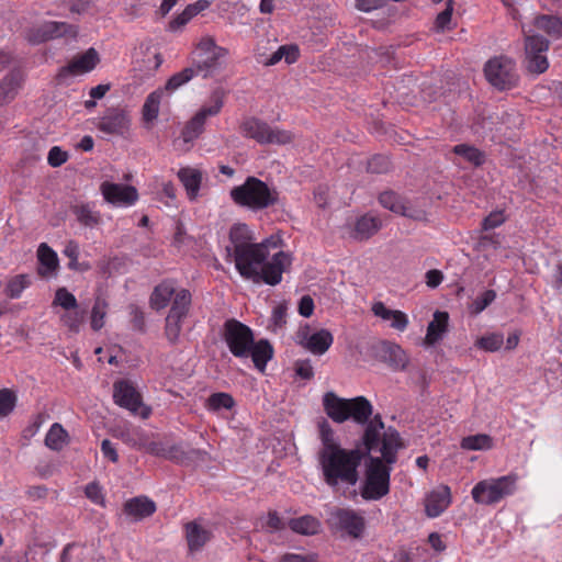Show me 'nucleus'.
<instances>
[{
    "instance_id": "64",
    "label": "nucleus",
    "mask_w": 562,
    "mask_h": 562,
    "mask_svg": "<svg viewBox=\"0 0 562 562\" xmlns=\"http://www.w3.org/2000/svg\"><path fill=\"white\" fill-rule=\"evenodd\" d=\"M372 312L376 317H380L384 321H390L394 310L386 307L382 302H376L372 305Z\"/></svg>"
},
{
    "instance_id": "3",
    "label": "nucleus",
    "mask_w": 562,
    "mask_h": 562,
    "mask_svg": "<svg viewBox=\"0 0 562 562\" xmlns=\"http://www.w3.org/2000/svg\"><path fill=\"white\" fill-rule=\"evenodd\" d=\"M362 460V452L358 449H337L318 457L324 481L335 491L340 483L355 485L358 482V468Z\"/></svg>"
},
{
    "instance_id": "27",
    "label": "nucleus",
    "mask_w": 562,
    "mask_h": 562,
    "mask_svg": "<svg viewBox=\"0 0 562 562\" xmlns=\"http://www.w3.org/2000/svg\"><path fill=\"white\" fill-rule=\"evenodd\" d=\"M448 318L446 312L437 311L434 314V319L427 326L425 345L432 346L442 338L443 334L447 331Z\"/></svg>"
},
{
    "instance_id": "33",
    "label": "nucleus",
    "mask_w": 562,
    "mask_h": 562,
    "mask_svg": "<svg viewBox=\"0 0 562 562\" xmlns=\"http://www.w3.org/2000/svg\"><path fill=\"white\" fill-rule=\"evenodd\" d=\"M535 26L552 38L562 37V20L554 15L541 14L535 19Z\"/></svg>"
},
{
    "instance_id": "58",
    "label": "nucleus",
    "mask_w": 562,
    "mask_h": 562,
    "mask_svg": "<svg viewBox=\"0 0 562 562\" xmlns=\"http://www.w3.org/2000/svg\"><path fill=\"white\" fill-rule=\"evenodd\" d=\"M390 326L398 331H404L408 325L407 315L398 310H394L393 315L390 319Z\"/></svg>"
},
{
    "instance_id": "4",
    "label": "nucleus",
    "mask_w": 562,
    "mask_h": 562,
    "mask_svg": "<svg viewBox=\"0 0 562 562\" xmlns=\"http://www.w3.org/2000/svg\"><path fill=\"white\" fill-rule=\"evenodd\" d=\"M229 196L236 205L251 211L268 209L279 201V192L254 176L247 177L244 183L234 187Z\"/></svg>"
},
{
    "instance_id": "14",
    "label": "nucleus",
    "mask_w": 562,
    "mask_h": 562,
    "mask_svg": "<svg viewBox=\"0 0 562 562\" xmlns=\"http://www.w3.org/2000/svg\"><path fill=\"white\" fill-rule=\"evenodd\" d=\"M527 69L531 74L540 75L549 68L546 53L549 49V41L541 35H528L525 41Z\"/></svg>"
},
{
    "instance_id": "15",
    "label": "nucleus",
    "mask_w": 562,
    "mask_h": 562,
    "mask_svg": "<svg viewBox=\"0 0 562 562\" xmlns=\"http://www.w3.org/2000/svg\"><path fill=\"white\" fill-rule=\"evenodd\" d=\"M240 134L255 140H290L291 135L285 131L274 130L266 122L255 117H245L239 126Z\"/></svg>"
},
{
    "instance_id": "34",
    "label": "nucleus",
    "mask_w": 562,
    "mask_h": 562,
    "mask_svg": "<svg viewBox=\"0 0 562 562\" xmlns=\"http://www.w3.org/2000/svg\"><path fill=\"white\" fill-rule=\"evenodd\" d=\"M164 91L161 89L149 93L143 104L142 114L146 123L153 122L158 117Z\"/></svg>"
},
{
    "instance_id": "6",
    "label": "nucleus",
    "mask_w": 562,
    "mask_h": 562,
    "mask_svg": "<svg viewBox=\"0 0 562 562\" xmlns=\"http://www.w3.org/2000/svg\"><path fill=\"white\" fill-rule=\"evenodd\" d=\"M392 463L379 457H370L367 470L366 480L362 490V496L366 499H380L385 496L390 491V475Z\"/></svg>"
},
{
    "instance_id": "37",
    "label": "nucleus",
    "mask_w": 562,
    "mask_h": 562,
    "mask_svg": "<svg viewBox=\"0 0 562 562\" xmlns=\"http://www.w3.org/2000/svg\"><path fill=\"white\" fill-rule=\"evenodd\" d=\"M209 1L199 0L195 3L189 4L181 14L177 15L170 22V29L177 30L183 25H186L193 16H195L201 11L205 10L209 7Z\"/></svg>"
},
{
    "instance_id": "59",
    "label": "nucleus",
    "mask_w": 562,
    "mask_h": 562,
    "mask_svg": "<svg viewBox=\"0 0 562 562\" xmlns=\"http://www.w3.org/2000/svg\"><path fill=\"white\" fill-rule=\"evenodd\" d=\"M386 0H356V8L363 12H370L384 7Z\"/></svg>"
},
{
    "instance_id": "50",
    "label": "nucleus",
    "mask_w": 562,
    "mask_h": 562,
    "mask_svg": "<svg viewBox=\"0 0 562 562\" xmlns=\"http://www.w3.org/2000/svg\"><path fill=\"white\" fill-rule=\"evenodd\" d=\"M16 404L15 394L9 389L0 390V417L11 414Z\"/></svg>"
},
{
    "instance_id": "40",
    "label": "nucleus",
    "mask_w": 562,
    "mask_h": 562,
    "mask_svg": "<svg viewBox=\"0 0 562 562\" xmlns=\"http://www.w3.org/2000/svg\"><path fill=\"white\" fill-rule=\"evenodd\" d=\"M72 212L76 215L78 222L85 226L93 227L99 225L101 222L100 214L93 211L88 204L76 205L72 209Z\"/></svg>"
},
{
    "instance_id": "31",
    "label": "nucleus",
    "mask_w": 562,
    "mask_h": 562,
    "mask_svg": "<svg viewBox=\"0 0 562 562\" xmlns=\"http://www.w3.org/2000/svg\"><path fill=\"white\" fill-rule=\"evenodd\" d=\"M321 521L312 516L304 515L299 518H293L289 521V527L296 533L313 536L319 532Z\"/></svg>"
},
{
    "instance_id": "36",
    "label": "nucleus",
    "mask_w": 562,
    "mask_h": 562,
    "mask_svg": "<svg viewBox=\"0 0 562 562\" xmlns=\"http://www.w3.org/2000/svg\"><path fill=\"white\" fill-rule=\"evenodd\" d=\"M453 153L475 167L483 165L485 161V154L468 143H460L454 146Z\"/></svg>"
},
{
    "instance_id": "38",
    "label": "nucleus",
    "mask_w": 562,
    "mask_h": 562,
    "mask_svg": "<svg viewBox=\"0 0 562 562\" xmlns=\"http://www.w3.org/2000/svg\"><path fill=\"white\" fill-rule=\"evenodd\" d=\"M190 304L191 293L186 289H181L177 291V293L173 295L172 305L168 315L186 318L189 312Z\"/></svg>"
},
{
    "instance_id": "63",
    "label": "nucleus",
    "mask_w": 562,
    "mask_h": 562,
    "mask_svg": "<svg viewBox=\"0 0 562 562\" xmlns=\"http://www.w3.org/2000/svg\"><path fill=\"white\" fill-rule=\"evenodd\" d=\"M286 307L277 305L272 311L271 321L276 327H282L285 324Z\"/></svg>"
},
{
    "instance_id": "60",
    "label": "nucleus",
    "mask_w": 562,
    "mask_h": 562,
    "mask_svg": "<svg viewBox=\"0 0 562 562\" xmlns=\"http://www.w3.org/2000/svg\"><path fill=\"white\" fill-rule=\"evenodd\" d=\"M86 496L95 504H103V495L100 486L95 483H89L85 490Z\"/></svg>"
},
{
    "instance_id": "51",
    "label": "nucleus",
    "mask_w": 562,
    "mask_h": 562,
    "mask_svg": "<svg viewBox=\"0 0 562 562\" xmlns=\"http://www.w3.org/2000/svg\"><path fill=\"white\" fill-rule=\"evenodd\" d=\"M495 299L496 292L494 290H486L471 303L470 310L473 314L477 315L494 302Z\"/></svg>"
},
{
    "instance_id": "16",
    "label": "nucleus",
    "mask_w": 562,
    "mask_h": 562,
    "mask_svg": "<svg viewBox=\"0 0 562 562\" xmlns=\"http://www.w3.org/2000/svg\"><path fill=\"white\" fill-rule=\"evenodd\" d=\"M99 63V55L94 48H89L71 59V61L61 67L56 79L59 83H64L67 78L79 76L93 70Z\"/></svg>"
},
{
    "instance_id": "44",
    "label": "nucleus",
    "mask_w": 562,
    "mask_h": 562,
    "mask_svg": "<svg viewBox=\"0 0 562 562\" xmlns=\"http://www.w3.org/2000/svg\"><path fill=\"white\" fill-rule=\"evenodd\" d=\"M235 401L228 393H214L207 398V408L210 411L232 409Z\"/></svg>"
},
{
    "instance_id": "45",
    "label": "nucleus",
    "mask_w": 562,
    "mask_h": 562,
    "mask_svg": "<svg viewBox=\"0 0 562 562\" xmlns=\"http://www.w3.org/2000/svg\"><path fill=\"white\" fill-rule=\"evenodd\" d=\"M86 319V311H79L77 308L67 311L61 317V321L65 326L69 328L72 333H79L82 324Z\"/></svg>"
},
{
    "instance_id": "48",
    "label": "nucleus",
    "mask_w": 562,
    "mask_h": 562,
    "mask_svg": "<svg viewBox=\"0 0 562 562\" xmlns=\"http://www.w3.org/2000/svg\"><path fill=\"white\" fill-rule=\"evenodd\" d=\"M106 302L100 299H97L92 311H91V327L93 330H99L104 325V317L106 314Z\"/></svg>"
},
{
    "instance_id": "28",
    "label": "nucleus",
    "mask_w": 562,
    "mask_h": 562,
    "mask_svg": "<svg viewBox=\"0 0 562 562\" xmlns=\"http://www.w3.org/2000/svg\"><path fill=\"white\" fill-rule=\"evenodd\" d=\"M176 293V286L171 280L162 281L155 286L150 295V306L157 311L165 308Z\"/></svg>"
},
{
    "instance_id": "12",
    "label": "nucleus",
    "mask_w": 562,
    "mask_h": 562,
    "mask_svg": "<svg viewBox=\"0 0 562 562\" xmlns=\"http://www.w3.org/2000/svg\"><path fill=\"white\" fill-rule=\"evenodd\" d=\"M78 27L67 22L45 21L31 27L26 33V38L31 44L37 45L61 37L76 38Z\"/></svg>"
},
{
    "instance_id": "5",
    "label": "nucleus",
    "mask_w": 562,
    "mask_h": 562,
    "mask_svg": "<svg viewBox=\"0 0 562 562\" xmlns=\"http://www.w3.org/2000/svg\"><path fill=\"white\" fill-rule=\"evenodd\" d=\"M518 475L509 473L498 477H488L477 482L471 496L479 505H496L504 498L514 495L517 491Z\"/></svg>"
},
{
    "instance_id": "54",
    "label": "nucleus",
    "mask_w": 562,
    "mask_h": 562,
    "mask_svg": "<svg viewBox=\"0 0 562 562\" xmlns=\"http://www.w3.org/2000/svg\"><path fill=\"white\" fill-rule=\"evenodd\" d=\"M162 458L176 462H183L188 458V452L184 451L181 445L166 443L165 454Z\"/></svg>"
},
{
    "instance_id": "30",
    "label": "nucleus",
    "mask_w": 562,
    "mask_h": 562,
    "mask_svg": "<svg viewBox=\"0 0 562 562\" xmlns=\"http://www.w3.org/2000/svg\"><path fill=\"white\" fill-rule=\"evenodd\" d=\"M382 226L379 217L366 214L357 220L355 225V237L358 239H368L374 235Z\"/></svg>"
},
{
    "instance_id": "7",
    "label": "nucleus",
    "mask_w": 562,
    "mask_h": 562,
    "mask_svg": "<svg viewBox=\"0 0 562 562\" xmlns=\"http://www.w3.org/2000/svg\"><path fill=\"white\" fill-rule=\"evenodd\" d=\"M486 80L498 90H509L517 86L519 76L516 63L508 57L491 58L484 67Z\"/></svg>"
},
{
    "instance_id": "61",
    "label": "nucleus",
    "mask_w": 562,
    "mask_h": 562,
    "mask_svg": "<svg viewBox=\"0 0 562 562\" xmlns=\"http://www.w3.org/2000/svg\"><path fill=\"white\" fill-rule=\"evenodd\" d=\"M314 312V301L310 295H304L299 302V313L303 317H310Z\"/></svg>"
},
{
    "instance_id": "8",
    "label": "nucleus",
    "mask_w": 562,
    "mask_h": 562,
    "mask_svg": "<svg viewBox=\"0 0 562 562\" xmlns=\"http://www.w3.org/2000/svg\"><path fill=\"white\" fill-rule=\"evenodd\" d=\"M222 336L234 357H249V348L254 345L255 339L250 327L235 318H229L223 325Z\"/></svg>"
},
{
    "instance_id": "41",
    "label": "nucleus",
    "mask_w": 562,
    "mask_h": 562,
    "mask_svg": "<svg viewBox=\"0 0 562 562\" xmlns=\"http://www.w3.org/2000/svg\"><path fill=\"white\" fill-rule=\"evenodd\" d=\"M31 285V277L29 274H18L11 278L5 286V294L10 299H19L22 292Z\"/></svg>"
},
{
    "instance_id": "39",
    "label": "nucleus",
    "mask_w": 562,
    "mask_h": 562,
    "mask_svg": "<svg viewBox=\"0 0 562 562\" xmlns=\"http://www.w3.org/2000/svg\"><path fill=\"white\" fill-rule=\"evenodd\" d=\"M319 436L323 447L318 451V457L341 448L335 439L334 430L326 420L319 426Z\"/></svg>"
},
{
    "instance_id": "56",
    "label": "nucleus",
    "mask_w": 562,
    "mask_h": 562,
    "mask_svg": "<svg viewBox=\"0 0 562 562\" xmlns=\"http://www.w3.org/2000/svg\"><path fill=\"white\" fill-rule=\"evenodd\" d=\"M505 222V216L503 212L495 211L490 213L482 222V228L484 231L494 229L501 226Z\"/></svg>"
},
{
    "instance_id": "22",
    "label": "nucleus",
    "mask_w": 562,
    "mask_h": 562,
    "mask_svg": "<svg viewBox=\"0 0 562 562\" xmlns=\"http://www.w3.org/2000/svg\"><path fill=\"white\" fill-rule=\"evenodd\" d=\"M156 512V504L147 496H136L124 503V513L134 520H142Z\"/></svg>"
},
{
    "instance_id": "32",
    "label": "nucleus",
    "mask_w": 562,
    "mask_h": 562,
    "mask_svg": "<svg viewBox=\"0 0 562 562\" xmlns=\"http://www.w3.org/2000/svg\"><path fill=\"white\" fill-rule=\"evenodd\" d=\"M37 257L41 265V267L38 268V273L41 276H47L57 269V254L45 243L38 246Z\"/></svg>"
},
{
    "instance_id": "47",
    "label": "nucleus",
    "mask_w": 562,
    "mask_h": 562,
    "mask_svg": "<svg viewBox=\"0 0 562 562\" xmlns=\"http://www.w3.org/2000/svg\"><path fill=\"white\" fill-rule=\"evenodd\" d=\"M392 169V162L385 155H374L367 162V170L371 173H387Z\"/></svg>"
},
{
    "instance_id": "53",
    "label": "nucleus",
    "mask_w": 562,
    "mask_h": 562,
    "mask_svg": "<svg viewBox=\"0 0 562 562\" xmlns=\"http://www.w3.org/2000/svg\"><path fill=\"white\" fill-rule=\"evenodd\" d=\"M453 12V2L452 0H449V2L446 4V8L438 13L436 21H435V27L437 31H443L448 27V25L451 22Z\"/></svg>"
},
{
    "instance_id": "57",
    "label": "nucleus",
    "mask_w": 562,
    "mask_h": 562,
    "mask_svg": "<svg viewBox=\"0 0 562 562\" xmlns=\"http://www.w3.org/2000/svg\"><path fill=\"white\" fill-rule=\"evenodd\" d=\"M294 368H295V373L304 380H310L314 376V369H313L311 360H308V359L297 360L295 362Z\"/></svg>"
},
{
    "instance_id": "13",
    "label": "nucleus",
    "mask_w": 562,
    "mask_h": 562,
    "mask_svg": "<svg viewBox=\"0 0 562 562\" xmlns=\"http://www.w3.org/2000/svg\"><path fill=\"white\" fill-rule=\"evenodd\" d=\"M113 401L117 406L127 409L134 415L138 414L143 418H147L150 415V408L144 406L142 395L133 383L127 380L114 382Z\"/></svg>"
},
{
    "instance_id": "20",
    "label": "nucleus",
    "mask_w": 562,
    "mask_h": 562,
    "mask_svg": "<svg viewBox=\"0 0 562 562\" xmlns=\"http://www.w3.org/2000/svg\"><path fill=\"white\" fill-rule=\"evenodd\" d=\"M379 203L384 207L390 210L393 213L414 218L422 220L424 217V213L415 207H413L409 203H407L402 196H400L396 192L392 190H386L380 193Z\"/></svg>"
},
{
    "instance_id": "11",
    "label": "nucleus",
    "mask_w": 562,
    "mask_h": 562,
    "mask_svg": "<svg viewBox=\"0 0 562 562\" xmlns=\"http://www.w3.org/2000/svg\"><path fill=\"white\" fill-rule=\"evenodd\" d=\"M227 53V49L217 46L213 38H202L198 44L196 57L191 67L196 70V76L206 78L218 68L220 59L224 58Z\"/></svg>"
},
{
    "instance_id": "17",
    "label": "nucleus",
    "mask_w": 562,
    "mask_h": 562,
    "mask_svg": "<svg viewBox=\"0 0 562 562\" xmlns=\"http://www.w3.org/2000/svg\"><path fill=\"white\" fill-rule=\"evenodd\" d=\"M100 190L106 202L117 206L133 205L138 199L137 190L133 186L104 181Z\"/></svg>"
},
{
    "instance_id": "52",
    "label": "nucleus",
    "mask_w": 562,
    "mask_h": 562,
    "mask_svg": "<svg viewBox=\"0 0 562 562\" xmlns=\"http://www.w3.org/2000/svg\"><path fill=\"white\" fill-rule=\"evenodd\" d=\"M504 342L503 336L499 334H491L488 336L481 337L476 341V347L485 351L494 352L497 351Z\"/></svg>"
},
{
    "instance_id": "43",
    "label": "nucleus",
    "mask_w": 562,
    "mask_h": 562,
    "mask_svg": "<svg viewBox=\"0 0 562 562\" xmlns=\"http://www.w3.org/2000/svg\"><path fill=\"white\" fill-rule=\"evenodd\" d=\"M196 76V70L193 67H187L181 71L172 75L165 85V90L169 92H173L181 86L189 82L193 77Z\"/></svg>"
},
{
    "instance_id": "42",
    "label": "nucleus",
    "mask_w": 562,
    "mask_h": 562,
    "mask_svg": "<svg viewBox=\"0 0 562 562\" xmlns=\"http://www.w3.org/2000/svg\"><path fill=\"white\" fill-rule=\"evenodd\" d=\"M493 446V440L488 435L477 434L464 437L461 441V448L465 450H487Z\"/></svg>"
},
{
    "instance_id": "46",
    "label": "nucleus",
    "mask_w": 562,
    "mask_h": 562,
    "mask_svg": "<svg viewBox=\"0 0 562 562\" xmlns=\"http://www.w3.org/2000/svg\"><path fill=\"white\" fill-rule=\"evenodd\" d=\"M183 319L184 318H180L179 316L171 315H167L166 317L165 335L172 345L177 344L179 340Z\"/></svg>"
},
{
    "instance_id": "2",
    "label": "nucleus",
    "mask_w": 562,
    "mask_h": 562,
    "mask_svg": "<svg viewBox=\"0 0 562 562\" xmlns=\"http://www.w3.org/2000/svg\"><path fill=\"white\" fill-rule=\"evenodd\" d=\"M322 403L324 412L334 423L342 424L351 419L358 425H366L362 438L366 449L380 452L389 463L396 462L397 451L403 447L400 434L392 428L384 430L380 414L371 418L373 406L367 397L344 398L328 391L323 395Z\"/></svg>"
},
{
    "instance_id": "55",
    "label": "nucleus",
    "mask_w": 562,
    "mask_h": 562,
    "mask_svg": "<svg viewBox=\"0 0 562 562\" xmlns=\"http://www.w3.org/2000/svg\"><path fill=\"white\" fill-rule=\"evenodd\" d=\"M68 160V153L59 146H54L47 157V161L52 167H59Z\"/></svg>"
},
{
    "instance_id": "23",
    "label": "nucleus",
    "mask_w": 562,
    "mask_h": 562,
    "mask_svg": "<svg viewBox=\"0 0 562 562\" xmlns=\"http://www.w3.org/2000/svg\"><path fill=\"white\" fill-rule=\"evenodd\" d=\"M451 503V493L448 486L432 491L426 499V514L435 518L440 516Z\"/></svg>"
},
{
    "instance_id": "26",
    "label": "nucleus",
    "mask_w": 562,
    "mask_h": 562,
    "mask_svg": "<svg viewBox=\"0 0 562 562\" xmlns=\"http://www.w3.org/2000/svg\"><path fill=\"white\" fill-rule=\"evenodd\" d=\"M178 177L183 184L187 194L191 201L195 200L199 195L202 173L200 170L194 168H181L178 171Z\"/></svg>"
},
{
    "instance_id": "62",
    "label": "nucleus",
    "mask_w": 562,
    "mask_h": 562,
    "mask_svg": "<svg viewBox=\"0 0 562 562\" xmlns=\"http://www.w3.org/2000/svg\"><path fill=\"white\" fill-rule=\"evenodd\" d=\"M280 562H318V560L315 554L288 553L281 558Z\"/></svg>"
},
{
    "instance_id": "24",
    "label": "nucleus",
    "mask_w": 562,
    "mask_h": 562,
    "mask_svg": "<svg viewBox=\"0 0 562 562\" xmlns=\"http://www.w3.org/2000/svg\"><path fill=\"white\" fill-rule=\"evenodd\" d=\"M23 82L20 69L10 71L0 82V106L11 102L18 94Z\"/></svg>"
},
{
    "instance_id": "49",
    "label": "nucleus",
    "mask_w": 562,
    "mask_h": 562,
    "mask_svg": "<svg viewBox=\"0 0 562 562\" xmlns=\"http://www.w3.org/2000/svg\"><path fill=\"white\" fill-rule=\"evenodd\" d=\"M54 304L61 306L66 311L78 307L77 299L66 288H59L56 291Z\"/></svg>"
},
{
    "instance_id": "19",
    "label": "nucleus",
    "mask_w": 562,
    "mask_h": 562,
    "mask_svg": "<svg viewBox=\"0 0 562 562\" xmlns=\"http://www.w3.org/2000/svg\"><path fill=\"white\" fill-rule=\"evenodd\" d=\"M299 344L313 355L322 356L333 345L334 337L327 329H319L313 334H308V327L297 333Z\"/></svg>"
},
{
    "instance_id": "25",
    "label": "nucleus",
    "mask_w": 562,
    "mask_h": 562,
    "mask_svg": "<svg viewBox=\"0 0 562 562\" xmlns=\"http://www.w3.org/2000/svg\"><path fill=\"white\" fill-rule=\"evenodd\" d=\"M184 530L190 551H199L211 540L212 537L211 531L196 521L186 524Z\"/></svg>"
},
{
    "instance_id": "1",
    "label": "nucleus",
    "mask_w": 562,
    "mask_h": 562,
    "mask_svg": "<svg viewBox=\"0 0 562 562\" xmlns=\"http://www.w3.org/2000/svg\"><path fill=\"white\" fill-rule=\"evenodd\" d=\"M280 239L273 236L254 243L249 227L246 224H236L229 232V245L226 250L233 257L239 274L255 283L263 282L277 285L282 281L283 272L291 266V256L282 250L272 255L269 248L277 249Z\"/></svg>"
},
{
    "instance_id": "35",
    "label": "nucleus",
    "mask_w": 562,
    "mask_h": 562,
    "mask_svg": "<svg viewBox=\"0 0 562 562\" xmlns=\"http://www.w3.org/2000/svg\"><path fill=\"white\" fill-rule=\"evenodd\" d=\"M67 442L68 434L64 427L58 423L53 424L45 437L46 447L52 450L59 451L67 445Z\"/></svg>"
},
{
    "instance_id": "10",
    "label": "nucleus",
    "mask_w": 562,
    "mask_h": 562,
    "mask_svg": "<svg viewBox=\"0 0 562 562\" xmlns=\"http://www.w3.org/2000/svg\"><path fill=\"white\" fill-rule=\"evenodd\" d=\"M329 528L352 539L362 537L366 529L364 517L350 508H335L327 520Z\"/></svg>"
},
{
    "instance_id": "18",
    "label": "nucleus",
    "mask_w": 562,
    "mask_h": 562,
    "mask_svg": "<svg viewBox=\"0 0 562 562\" xmlns=\"http://www.w3.org/2000/svg\"><path fill=\"white\" fill-rule=\"evenodd\" d=\"M130 126L131 116L128 112L120 108L109 109L98 124L100 131L117 136H124Z\"/></svg>"
},
{
    "instance_id": "29",
    "label": "nucleus",
    "mask_w": 562,
    "mask_h": 562,
    "mask_svg": "<svg viewBox=\"0 0 562 562\" xmlns=\"http://www.w3.org/2000/svg\"><path fill=\"white\" fill-rule=\"evenodd\" d=\"M273 349L268 340H254V345L249 348V357H251L255 367L259 371H263L268 361L272 358Z\"/></svg>"
},
{
    "instance_id": "21",
    "label": "nucleus",
    "mask_w": 562,
    "mask_h": 562,
    "mask_svg": "<svg viewBox=\"0 0 562 562\" xmlns=\"http://www.w3.org/2000/svg\"><path fill=\"white\" fill-rule=\"evenodd\" d=\"M375 349L378 357L392 369L404 370L406 368L408 358L401 346L390 341H381Z\"/></svg>"
},
{
    "instance_id": "9",
    "label": "nucleus",
    "mask_w": 562,
    "mask_h": 562,
    "mask_svg": "<svg viewBox=\"0 0 562 562\" xmlns=\"http://www.w3.org/2000/svg\"><path fill=\"white\" fill-rule=\"evenodd\" d=\"M224 106V92L214 90L206 103L187 122L183 127V140L198 138L204 131L206 120L217 115Z\"/></svg>"
}]
</instances>
